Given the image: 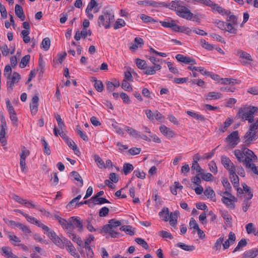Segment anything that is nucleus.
<instances>
[{"mask_svg":"<svg viewBox=\"0 0 258 258\" xmlns=\"http://www.w3.org/2000/svg\"><path fill=\"white\" fill-rule=\"evenodd\" d=\"M4 75L7 79V90L10 92L13 90L14 85L19 82L21 76L16 72L12 75V68L10 65L5 67Z\"/></svg>","mask_w":258,"mask_h":258,"instance_id":"f257e3e1","label":"nucleus"},{"mask_svg":"<svg viewBox=\"0 0 258 258\" xmlns=\"http://www.w3.org/2000/svg\"><path fill=\"white\" fill-rule=\"evenodd\" d=\"M179 212L175 211L169 214V209L167 207H164L161 211L159 213V216L162 221L167 222L169 220L170 225L174 228H176L177 218Z\"/></svg>","mask_w":258,"mask_h":258,"instance_id":"f03ea898","label":"nucleus"},{"mask_svg":"<svg viewBox=\"0 0 258 258\" xmlns=\"http://www.w3.org/2000/svg\"><path fill=\"white\" fill-rule=\"evenodd\" d=\"M33 224L41 228L44 233L46 234L56 244L59 245L60 244L61 241L60 239L57 236L55 232L48 226L34 218H33Z\"/></svg>","mask_w":258,"mask_h":258,"instance_id":"7ed1b4c3","label":"nucleus"},{"mask_svg":"<svg viewBox=\"0 0 258 258\" xmlns=\"http://www.w3.org/2000/svg\"><path fill=\"white\" fill-rule=\"evenodd\" d=\"M258 114V108L256 107H249L240 108L238 112L237 115L239 118L247 120L249 123H252L254 121L253 115Z\"/></svg>","mask_w":258,"mask_h":258,"instance_id":"20e7f679","label":"nucleus"},{"mask_svg":"<svg viewBox=\"0 0 258 258\" xmlns=\"http://www.w3.org/2000/svg\"><path fill=\"white\" fill-rule=\"evenodd\" d=\"M183 2L180 1H172L171 7L176 11L177 15L185 19H189L187 16L192 15V13L185 6H183Z\"/></svg>","mask_w":258,"mask_h":258,"instance_id":"39448f33","label":"nucleus"},{"mask_svg":"<svg viewBox=\"0 0 258 258\" xmlns=\"http://www.w3.org/2000/svg\"><path fill=\"white\" fill-rule=\"evenodd\" d=\"M114 19L112 10H106L103 12V14L99 16L98 21V25L101 27L103 26L106 29L110 27V22Z\"/></svg>","mask_w":258,"mask_h":258,"instance_id":"423d86ee","label":"nucleus"},{"mask_svg":"<svg viewBox=\"0 0 258 258\" xmlns=\"http://www.w3.org/2000/svg\"><path fill=\"white\" fill-rule=\"evenodd\" d=\"M257 156L253 152L247 148H245V156L243 159V163L246 169H249L253 163L257 162Z\"/></svg>","mask_w":258,"mask_h":258,"instance_id":"0eeeda50","label":"nucleus"},{"mask_svg":"<svg viewBox=\"0 0 258 258\" xmlns=\"http://www.w3.org/2000/svg\"><path fill=\"white\" fill-rule=\"evenodd\" d=\"M98 5L99 4L95 0L90 1L85 11L86 14L90 20H92L94 18V16L91 13L93 10L94 13H97L99 11V8H98Z\"/></svg>","mask_w":258,"mask_h":258,"instance_id":"6e6552de","label":"nucleus"},{"mask_svg":"<svg viewBox=\"0 0 258 258\" xmlns=\"http://www.w3.org/2000/svg\"><path fill=\"white\" fill-rule=\"evenodd\" d=\"M235 88L233 86H225L223 87H221L220 88V91L222 92H226L227 93V95H230V93L234 92L235 91ZM223 95H226V94H222L220 92H210L207 94V97H221Z\"/></svg>","mask_w":258,"mask_h":258,"instance_id":"1a4fd4ad","label":"nucleus"},{"mask_svg":"<svg viewBox=\"0 0 258 258\" xmlns=\"http://www.w3.org/2000/svg\"><path fill=\"white\" fill-rule=\"evenodd\" d=\"M225 140L226 141L229 142V146L231 148H234L239 142L238 132L236 131L232 132L229 136H228Z\"/></svg>","mask_w":258,"mask_h":258,"instance_id":"9d476101","label":"nucleus"},{"mask_svg":"<svg viewBox=\"0 0 258 258\" xmlns=\"http://www.w3.org/2000/svg\"><path fill=\"white\" fill-rule=\"evenodd\" d=\"M244 138L245 139V145L248 146L250 145L251 141L255 140L258 138V135L256 134V133L249 126V129L245 134Z\"/></svg>","mask_w":258,"mask_h":258,"instance_id":"9b49d317","label":"nucleus"},{"mask_svg":"<svg viewBox=\"0 0 258 258\" xmlns=\"http://www.w3.org/2000/svg\"><path fill=\"white\" fill-rule=\"evenodd\" d=\"M236 54L239 55V58L241 59L240 61L243 65L250 64L253 60L249 53L241 50H237Z\"/></svg>","mask_w":258,"mask_h":258,"instance_id":"f8f14e48","label":"nucleus"},{"mask_svg":"<svg viewBox=\"0 0 258 258\" xmlns=\"http://www.w3.org/2000/svg\"><path fill=\"white\" fill-rule=\"evenodd\" d=\"M30 154V152L27 150L25 147L22 148L21 153L20 154V164L21 169L22 172H25L27 170V166L26 164V158Z\"/></svg>","mask_w":258,"mask_h":258,"instance_id":"ddd939ff","label":"nucleus"},{"mask_svg":"<svg viewBox=\"0 0 258 258\" xmlns=\"http://www.w3.org/2000/svg\"><path fill=\"white\" fill-rule=\"evenodd\" d=\"M7 128V126L5 119L3 117L1 119V125L0 128V142L2 144L3 146L7 144V141L5 138Z\"/></svg>","mask_w":258,"mask_h":258,"instance_id":"4468645a","label":"nucleus"},{"mask_svg":"<svg viewBox=\"0 0 258 258\" xmlns=\"http://www.w3.org/2000/svg\"><path fill=\"white\" fill-rule=\"evenodd\" d=\"M99 232L101 234L109 233L112 238H117L120 235V233L117 232L116 229L110 228L109 226H103L100 230Z\"/></svg>","mask_w":258,"mask_h":258,"instance_id":"2eb2a0df","label":"nucleus"},{"mask_svg":"<svg viewBox=\"0 0 258 258\" xmlns=\"http://www.w3.org/2000/svg\"><path fill=\"white\" fill-rule=\"evenodd\" d=\"M175 58L177 61L189 64L191 66L196 64V60L191 57L183 55L182 54H178L175 56Z\"/></svg>","mask_w":258,"mask_h":258,"instance_id":"dca6fc26","label":"nucleus"},{"mask_svg":"<svg viewBox=\"0 0 258 258\" xmlns=\"http://www.w3.org/2000/svg\"><path fill=\"white\" fill-rule=\"evenodd\" d=\"M63 240L66 246H67V250L75 258H81L78 253L76 252V250L72 242L66 238H64Z\"/></svg>","mask_w":258,"mask_h":258,"instance_id":"f3484780","label":"nucleus"},{"mask_svg":"<svg viewBox=\"0 0 258 258\" xmlns=\"http://www.w3.org/2000/svg\"><path fill=\"white\" fill-rule=\"evenodd\" d=\"M235 170V168H231V171H229V177L234 187H238L239 183V177L236 175Z\"/></svg>","mask_w":258,"mask_h":258,"instance_id":"a211bd4d","label":"nucleus"},{"mask_svg":"<svg viewBox=\"0 0 258 258\" xmlns=\"http://www.w3.org/2000/svg\"><path fill=\"white\" fill-rule=\"evenodd\" d=\"M221 163L224 167L227 169L229 172L231 171V168H235L233 163L231 161L230 159L225 156H222L221 157Z\"/></svg>","mask_w":258,"mask_h":258,"instance_id":"6ab92c4d","label":"nucleus"},{"mask_svg":"<svg viewBox=\"0 0 258 258\" xmlns=\"http://www.w3.org/2000/svg\"><path fill=\"white\" fill-rule=\"evenodd\" d=\"M211 4L210 6H208V7H210L212 8L213 10L217 11L219 14L222 15H229L231 13L230 11H228L220 6H218L217 4H216L214 3L213 2L211 1Z\"/></svg>","mask_w":258,"mask_h":258,"instance_id":"aec40b11","label":"nucleus"},{"mask_svg":"<svg viewBox=\"0 0 258 258\" xmlns=\"http://www.w3.org/2000/svg\"><path fill=\"white\" fill-rule=\"evenodd\" d=\"M161 133L168 138L175 137V134L173 131L165 125H162L159 128Z\"/></svg>","mask_w":258,"mask_h":258,"instance_id":"412c9836","label":"nucleus"},{"mask_svg":"<svg viewBox=\"0 0 258 258\" xmlns=\"http://www.w3.org/2000/svg\"><path fill=\"white\" fill-rule=\"evenodd\" d=\"M222 217L225 220V223L227 226H232V219L231 216L226 210H220Z\"/></svg>","mask_w":258,"mask_h":258,"instance_id":"4be33fe9","label":"nucleus"},{"mask_svg":"<svg viewBox=\"0 0 258 258\" xmlns=\"http://www.w3.org/2000/svg\"><path fill=\"white\" fill-rule=\"evenodd\" d=\"M258 255V247L245 251L243 253V258H255Z\"/></svg>","mask_w":258,"mask_h":258,"instance_id":"5701e85b","label":"nucleus"},{"mask_svg":"<svg viewBox=\"0 0 258 258\" xmlns=\"http://www.w3.org/2000/svg\"><path fill=\"white\" fill-rule=\"evenodd\" d=\"M161 69V66L160 64H155L153 67H146V70L144 72V73L147 75H154L156 74V71H159Z\"/></svg>","mask_w":258,"mask_h":258,"instance_id":"b1692460","label":"nucleus"},{"mask_svg":"<svg viewBox=\"0 0 258 258\" xmlns=\"http://www.w3.org/2000/svg\"><path fill=\"white\" fill-rule=\"evenodd\" d=\"M12 198L16 202L22 205H24L28 208H30L32 206V204L31 202H29L27 201L26 200H24L22 199L21 197L15 194L12 195Z\"/></svg>","mask_w":258,"mask_h":258,"instance_id":"393cba45","label":"nucleus"},{"mask_svg":"<svg viewBox=\"0 0 258 258\" xmlns=\"http://www.w3.org/2000/svg\"><path fill=\"white\" fill-rule=\"evenodd\" d=\"M144 44V40L140 37H136L134 40V43L130 46L131 50L135 51L138 47H141Z\"/></svg>","mask_w":258,"mask_h":258,"instance_id":"a878e982","label":"nucleus"},{"mask_svg":"<svg viewBox=\"0 0 258 258\" xmlns=\"http://www.w3.org/2000/svg\"><path fill=\"white\" fill-rule=\"evenodd\" d=\"M15 11L16 16L19 18L21 21H23L25 20V16L24 15L23 8L20 5L17 4L15 6Z\"/></svg>","mask_w":258,"mask_h":258,"instance_id":"bb28decb","label":"nucleus"},{"mask_svg":"<svg viewBox=\"0 0 258 258\" xmlns=\"http://www.w3.org/2000/svg\"><path fill=\"white\" fill-rule=\"evenodd\" d=\"M70 222L73 224V225H75L76 227L78 228V230L79 231L81 232L82 231L83 228V224L79 217H72L70 218Z\"/></svg>","mask_w":258,"mask_h":258,"instance_id":"cd10ccee","label":"nucleus"},{"mask_svg":"<svg viewBox=\"0 0 258 258\" xmlns=\"http://www.w3.org/2000/svg\"><path fill=\"white\" fill-rule=\"evenodd\" d=\"M204 194L208 198H210V199L213 201L216 202V199L215 193L210 187L206 188L204 191Z\"/></svg>","mask_w":258,"mask_h":258,"instance_id":"c85d7f7f","label":"nucleus"},{"mask_svg":"<svg viewBox=\"0 0 258 258\" xmlns=\"http://www.w3.org/2000/svg\"><path fill=\"white\" fill-rule=\"evenodd\" d=\"M125 131L132 137L136 139H140V133L134 128L128 126H125Z\"/></svg>","mask_w":258,"mask_h":258,"instance_id":"c756f323","label":"nucleus"},{"mask_svg":"<svg viewBox=\"0 0 258 258\" xmlns=\"http://www.w3.org/2000/svg\"><path fill=\"white\" fill-rule=\"evenodd\" d=\"M65 142L68 146L74 151V153L76 155H78V153H80V151L78 149L76 144L72 139L69 138L68 140H67Z\"/></svg>","mask_w":258,"mask_h":258,"instance_id":"7c9ffc66","label":"nucleus"},{"mask_svg":"<svg viewBox=\"0 0 258 258\" xmlns=\"http://www.w3.org/2000/svg\"><path fill=\"white\" fill-rule=\"evenodd\" d=\"M186 113L190 116L195 118L198 120H199L201 121H205L206 119L205 116H203V115L200 114L195 112L187 111Z\"/></svg>","mask_w":258,"mask_h":258,"instance_id":"2f4dec72","label":"nucleus"},{"mask_svg":"<svg viewBox=\"0 0 258 258\" xmlns=\"http://www.w3.org/2000/svg\"><path fill=\"white\" fill-rule=\"evenodd\" d=\"M176 246L180 247L182 249L187 251H191L196 248L194 245H188L182 242L177 243L176 244Z\"/></svg>","mask_w":258,"mask_h":258,"instance_id":"473e14b6","label":"nucleus"},{"mask_svg":"<svg viewBox=\"0 0 258 258\" xmlns=\"http://www.w3.org/2000/svg\"><path fill=\"white\" fill-rule=\"evenodd\" d=\"M234 155L239 162L243 163L245 156V148L243 149L242 151L240 150H235L234 151Z\"/></svg>","mask_w":258,"mask_h":258,"instance_id":"72a5a7b5","label":"nucleus"},{"mask_svg":"<svg viewBox=\"0 0 258 258\" xmlns=\"http://www.w3.org/2000/svg\"><path fill=\"white\" fill-rule=\"evenodd\" d=\"M121 225V222L115 219H112L108 221V224L104 226H109L110 228L116 229L117 227Z\"/></svg>","mask_w":258,"mask_h":258,"instance_id":"f704fd0d","label":"nucleus"},{"mask_svg":"<svg viewBox=\"0 0 258 258\" xmlns=\"http://www.w3.org/2000/svg\"><path fill=\"white\" fill-rule=\"evenodd\" d=\"M222 182L223 186L225 188V191L224 192V194L226 195L227 196H229V195H230V191L231 190V186L230 185L229 182L228 181L227 178H224L223 179Z\"/></svg>","mask_w":258,"mask_h":258,"instance_id":"c9c22d12","label":"nucleus"},{"mask_svg":"<svg viewBox=\"0 0 258 258\" xmlns=\"http://www.w3.org/2000/svg\"><path fill=\"white\" fill-rule=\"evenodd\" d=\"M233 119L230 117H228L224 122L223 125L219 128V131L223 133L225 132L228 127L233 123Z\"/></svg>","mask_w":258,"mask_h":258,"instance_id":"e433bc0d","label":"nucleus"},{"mask_svg":"<svg viewBox=\"0 0 258 258\" xmlns=\"http://www.w3.org/2000/svg\"><path fill=\"white\" fill-rule=\"evenodd\" d=\"M132 226L130 225H123L119 228V230L125 232L127 234L131 236L135 235V231L132 230Z\"/></svg>","mask_w":258,"mask_h":258,"instance_id":"4c0bfd02","label":"nucleus"},{"mask_svg":"<svg viewBox=\"0 0 258 258\" xmlns=\"http://www.w3.org/2000/svg\"><path fill=\"white\" fill-rule=\"evenodd\" d=\"M221 84L233 86L234 84H239L238 81L236 79L230 78H222L221 80Z\"/></svg>","mask_w":258,"mask_h":258,"instance_id":"58836bf2","label":"nucleus"},{"mask_svg":"<svg viewBox=\"0 0 258 258\" xmlns=\"http://www.w3.org/2000/svg\"><path fill=\"white\" fill-rule=\"evenodd\" d=\"M44 61H43L42 56L40 55L39 58V67L37 71L39 72V76H41L44 73Z\"/></svg>","mask_w":258,"mask_h":258,"instance_id":"ea45409f","label":"nucleus"},{"mask_svg":"<svg viewBox=\"0 0 258 258\" xmlns=\"http://www.w3.org/2000/svg\"><path fill=\"white\" fill-rule=\"evenodd\" d=\"M139 5L143 6H150L154 7H157L158 6V3L154 1H140L137 2Z\"/></svg>","mask_w":258,"mask_h":258,"instance_id":"a19ab883","label":"nucleus"},{"mask_svg":"<svg viewBox=\"0 0 258 258\" xmlns=\"http://www.w3.org/2000/svg\"><path fill=\"white\" fill-rule=\"evenodd\" d=\"M134 170L133 165L128 163H125L123 164V171L124 174L126 175L128 174Z\"/></svg>","mask_w":258,"mask_h":258,"instance_id":"79ce46f5","label":"nucleus"},{"mask_svg":"<svg viewBox=\"0 0 258 258\" xmlns=\"http://www.w3.org/2000/svg\"><path fill=\"white\" fill-rule=\"evenodd\" d=\"M50 45V40L48 37L44 38L41 44V47L44 50L47 51L49 49Z\"/></svg>","mask_w":258,"mask_h":258,"instance_id":"37998d69","label":"nucleus"},{"mask_svg":"<svg viewBox=\"0 0 258 258\" xmlns=\"http://www.w3.org/2000/svg\"><path fill=\"white\" fill-rule=\"evenodd\" d=\"M246 230L248 234L253 233L254 235H257L258 231H256L255 228L254 227L252 223H249L246 225Z\"/></svg>","mask_w":258,"mask_h":258,"instance_id":"c03bdc74","label":"nucleus"},{"mask_svg":"<svg viewBox=\"0 0 258 258\" xmlns=\"http://www.w3.org/2000/svg\"><path fill=\"white\" fill-rule=\"evenodd\" d=\"M41 141L42 143V144L43 146V151L44 153L47 154V155H49L51 154V151L49 148V147L48 146V144L46 141L45 140V138L44 137H42L41 139Z\"/></svg>","mask_w":258,"mask_h":258,"instance_id":"a18cd8bd","label":"nucleus"},{"mask_svg":"<svg viewBox=\"0 0 258 258\" xmlns=\"http://www.w3.org/2000/svg\"><path fill=\"white\" fill-rule=\"evenodd\" d=\"M200 44L202 47L204 48L205 49L209 51H211L214 49V47L213 46V45L209 43L204 39H202L201 40Z\"/></svg>","mask_w":258,"mask_h":258,"instance_id":"49530a36","label":"nucleus"},{"mask_svg":"<svg viewBox=\"0 0 258 258\" xmlns=\"http://www.w3.org/2000/svg\"><path fill=\"white\" fill-rule=\"evenodd\" d=\"M30 59V55L29 54L26 55L25 56L23 57L19 64V67L21 68H24L25 67H26L27 64L29 62Z\"/></svg>","mask_w":258,"mask_h":258,"instance_id":"de8ad7c7","label":"nucleus"},{"mask_svg":"<svg viewBox=\"0 0 258 258\" xmlns=\"http://www.w3.org/2000/svg\"><path fill=\"white\" fill-rule=\"evenodd\" d=\"M2 251L5 255L8 258H17V257L13 253L8 247H3L2 248Z\"/></svg>","mask_w":258,"mask_h":258,"instance_id":"09e8293b","label":"nucleus"},{"mask_svg":"<svg viewBox=\"0 0 258 258\" xmlns=\"http://www.w3.org/2000/svg\"><path fill=\"white\" fill-rule=\"evenodd\" d=\"M247 241L245 239H241L238 243L237 246L235 248L233 252H235L236 251L240 250L244 246L247 245Z\"/></svg>","mask_w":258,"mask_h":258,"instance_id":"8fccbe9b","label":"nucleus"},{"mask_svg":"<svg viewBox=\"0 0 258 258\" xmlns=\"http://www.w3.org/2000/svg\"><path fill=\"white\" fill-rule=\"evenodd\" d=\"M71 175L74 177V180L79 181L80 183V186H82L83 185V180L82 177L77 171H73L71 172Z\"/></svg>","mask_w":258,"mask_h":258,"instance_id":"3c124183","label":"nucleus"},{"mask_svg":"<svg viewBox=\"0 0 258 258\" xmlns=\"http://www.w3.org/2000/svg\"><path fill=\"white\" fill-rule=\"evenodd\" d=\"M135 241L139 245H141L144 248L147 250L149 249V246L147 242L142 238H136Z\"/></svg>","mask_w":258,"mask_h":258,"instance_id":"603ef678","label":"nucleus"},{"mask_svg":"<svg viewBox=\"0 0 258 258\" xmlns=\"http://www.w3.org/2000/svg\"><path fill=\"white\" fill-rule=\"evenodd\" d=\"M140 19L145 23H148L150 22L155 23L157 22L156 20H155L151 17L147 16L145 14H141L140 15Z\"/></svg>","mask_w":258,"mask_h":258,"instance_id":"864d4df0","label":"nucleus"},{"mask_svg":"<svg viewBox=\"0 0 258 258\" xmlns=\"http://www.w3.org/2000/svg\"><path fill=\"white\" fill-rule=\"evenodd\" d=\"M94 205H101L104 203H109V201L104 198H97V199H91Z\"/></svg>","mask_w":258,"mask_h":258,"instance_id":"5fc2aeb1","label":"nucleus"},{"mask_svg":"<svg viewBox=\"0 0 258 258\" xmlns=\"http://www.w3.org/2000/svg\"><path fill=\"white\" fill-rule=\"evenodd\" d=\"M76 132L77 133L78 135L80 136V137L85 141H88V138L87 136L83 133V132L82 131L81 128L79 125H77L76 126Z\"/></svg>","mask_w":258,"mask_h":258,"instance_id":"6e6d98bb","label":"nucleus"},{"mask_svg":"<svg viewBox=\"0 0 258 258\" xmlns=\"http://www.w3.org/2000/svg\"><path fill=\"white\" fill-rule=\"evenodd\" d=\"M222 201L227 207L234 209L235 205L232 202L231 199L226 197H223L222 198Z\"/></svg>","mask_w":258,"mask_h":258,"instance_id":"4d7b16f0","label":"nucleus"},{"mask_svg":"<svg viewBox=\"0 0 258 258\" xmlns=\"http://www.w3.org/2000/svg\"><path fill=\"white\" fill-rule=\"evenodd\" d=\"M251 199L246 198L242 203V210L244 212H246L248 209L251 206V202L250 201Z\"/></svg>","mask_w":258,"mask_h":258,"instance_id":"13d9d810","label":"nucleus"},{"mask_svg":"<svg viewBox=\"0 0 258 258\" xmlns=\"http://www.w3.org/2000/svg\"><path fill=\"white\" fill-rule=\"evenodd\" d=\"M224 30L232 33L236 34L237 33V29L233 26V24L230 23H226L225 29Z\"/></svg>","mask_w":258,"mask_h":258,"instance_id":"bf43d9fd","label":"nucleus"},{"mask_svg":"<svg viewBox=\"0 0 258 258\" xmlns=\"http://www.w3.org/2000/svg\"><path fill=\"white\" fill-rule=\"evenodd\" d=\"M136 64L138 68L141 70H145L147 67V63L145 60L140 58L136 59Z\"/></svg>","mask_w":258,"mask_h":258,"instance_id":"052dcab7","label":"nucleus"},{"mask_svg":"<svg viewBox=\"0 0 258 258\" xmlns=\"http://www.w3.org/2000/svg\"><path fill=\"white\" fill-rule=\"evenodd\" d=\"M94 159L99 168H106L105 165L103 161L98 155H94Z\"/></svg>","mask_w":258,"mask_h":258,"instance_id":"680f3d73","label":"nucleus"},{"mask_svg":"<svg viewBox=\"0 0 258 258\" xmlns=\"http://www.w3.org/2000/svg\"><path fill=\"white\" fill-rule=\"evenodd\" d=\"M94 87L96 89V90L98 92H102L103 90V85L101 81L97 80L95 78L94 79Z\"/></svg>","mask_w":258,"mask_h":258,"instance_id":"e2e57ef3","label":"nucleus"},{"mask_svg":"<svg viewBox=\"0 0 258 258\" xmlns=\"http://www.w3.org/2000/svg\"><path fill=\"white\" fill-rule=\"evenodd\" d=\"M74 225H73V224L71 222V226H67V227L64 229L67 234L68 235V236L70 238H71V236L73 235V234H75L74 232Z\"/></svg>","mask_w":258,"mask_h":258,"instance_id":"0e129e2a","label":"nucleus"},{"mask_svg":"<svg viewBox=\"0 0 258 258\" xmlns=\"http://www.w3.org/2000/svg\"><path fill=\"white\" fill-rule=\"evenodd\" d=\"M125 24L126 23L123 20L121 19H118L114 24V29H117L120 28L122 27H124Z\"/></svg>","mask_w":258,"mask_h":258,"instance_id":"69168bd1","label":"nucleus"},{"mask_svg":"<svg viewBox=\"0 0 258 258\" xmlns=\"http://www.w3.org/2000/svg\"><path fill=\"white\" fill-rule=\"evenodd\" d=\"M121 88L126 91H131L132 87L131 84L125 79H123L121 83Z\"/></svg>","mask_w":258,"mask_h":258,"instance_id":"338daca9","label":"nucleus"},{"mask_svg":"<svg viewBox=\"0 0 258 258\" xmlns=\"http://www.w3.org/2000/svg\"><path fill=\"white\" fill-rule=\"evenodd\" d=\"M71 238L74 242L77 243L79 246H82L83 245V242L82 240L81 237L76 235L75 234H73Z\"/></svg>","mask_w":258,"mask_h":258,"instance_id":"774afa93","label":"nucleus"}]
</instances>
